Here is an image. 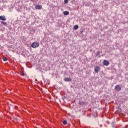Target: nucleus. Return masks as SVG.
<instances>
[{
	"label": "nucleus",
	"instance_id": "f03ea898",
	"mask_svg": "<svg viewBox=\"0 0 128 128\" xmlns=\"http://www.w3.org/2000/svg\"><path fill=\"white\" fill-rule=\"evenodd\" d=\"M114 90H118V92H120V90H122V87H120V85L118 84L115 86Z\"/></svg>",
	"mask_w": 128,
	"mask_h": 128
},
{
	"label": "nucleus",
	"instance_id": "2eb2a0df",
	"mask_svg": "<svg viewBox=\"0 0 128 128\" xmlns=\"http://www.w3.org/2000/svg\"><path fill=\"white\" fill-rule=\"evenodd\" d=\"M98 54H100V52H97L96 56H98Z\"/></svg>",
	"mask_w": 128,
	"mask_h": 128
},
{
	"label": "nucleus",
	"instance_id": "1a4fd4ad",
	"mask_svg": "<svg viewBox=\"0 0 128 128\" xmlns=\"http://www.w3.org/2000/svg\"><path fill=\"white\" fill-rule=\"evenodd\" d=\"M78 104H80V106H84V102H80Z\"/></svg>",
	"mask_w": 128,
	"mask_h": 128
},
{
	"label": "nucleus",
	"instance_id": "ddd939ff",
	"mask_svg": "<svg viewBox=\"0 0 128 128\" xmlns=\"http://www.w3.org/2000/svg\"><path fill=\"white\" fill-rule=\"evenodd\" d=\"M1 24H4V26L6 25V22H1Z\"/></svg>",
	"mask_w": 128,
	"mask_h": 128
},
{
	"label": "nucleus",
	"instance_id": "dca6fc26",
	"mask_svg": "<svg viewBox=\"0 0 128 128\" xmlns=\"http://www.w3.org/2000/svg\"><path fill=\"white\" fill-rule=\"evenodd\" d=\"M22 76H24V73L22 72Z\"/></svg>",
	"mask_w": 128,
	"mask_h": 128
},
{
	"label": "nucleus",
	"instance_id": "f257e3e1",
	"mask_svg": "<svg viewBox=\"0 0 128 128\" xmlns=\"http://www.w3.org/2000/svg\"><path fill=\"white\" fill-rule=\"evenodd\" d=\"M39 46H40V44H38V42H34L31 44V46L33 48H38Z\"/></svg>",
	"mask_w": 128,
	"mask_h": 128
},
{
	"label": "nucleus",
	"instance_id": "423d86ee",
	"mask_svg": "<svg viewBox=\"0 0 128 128\" xmlns=\"http://www.w3.org/2000/svg\"><path fill=\"white\" fill-rule=\"evenodd\" d=\"M72 80L70 78H66L64 79V82H72Z\"/></svg>",
	"mask_w": 128,
	"mask_h": 128
},
{
	"label": "nucleus",
	"instance_id": "39448f33",
	"mask_svg": "<svg viewBox=\"0 0 128 128\" xmlns=\"http://www.w3.org/2000/svg\"><path fill=\"white\" fill-rule=\"evenodd\" d=\"M103 64L104 66H108V64H110V62L108 60H104Z\"/></svg>",
	"mask_w": 128,
	"mask_h": 128
},
{
	"label": "nucleus",
	"instance_id": "f8f14e48",
	"mask_svg": "<svg viewBox=\"0 0 128 128\" xmlns=\"http://www.w3.org/2000/svg\"><path fill=\"white\" fill-rule=\"evenodd\" d=\"M62 124H64V126H66V124H68V122H66V120H64L62 122Z\"/></svg>",
	"mask_w": 128,
	"mask_h": 128
},
{
	"label": "nucleus",
	"instance_id": "20e7f679",
	"mask_svg": "<svg viewBox=\"0 0 128 128\" xmlns=\"http://www.w3.org/2000/svg\"><path fill=\"white\" fill-rule=\"evenodd\" d=\"M100 66H96L94 68V72H100Z\"/></svg>",
	"mask_w": 128,
	"mask_h": 128
},
{
	"label": "nucleus",
	"instance_id": "f3484780",
	"mask_svg": "<svg viewBox=\"0 0 128 128\" xmlns=\"http://www.w3.org/2000/svg\"><path fill=\"white\" fill-rule=\"evenodd\" d=\"M82 32H84V31H82V30L80 31V33H81L82 34Z\"/></svg>",
	"mask_w": 128,
	"mask_h": 128
},
{
	"label": "nucleus",
	"instance_id": "7ed1b4c3",
	"mask_svg": "<svg viewBox=\"0 0 128 128\" xmlns=\"http://www.w3.org/2000/svg\"><path fill=\"white\" fill-rule=\"evenodd\" d=\"M42 6L40 4H37L35 6L36 10H42Z\"/></svg>",
	"mask_w": 128,
	"mask_h": 128
},
{
	"label": "nucleus",
	"instance_id": "6e6552de",
	"mask_svg": "<svg viewBox=\"0 0 128 128\" xmlns=\"http://www.w3.org/2000/svg\"><path fill=\"white\" fill-rule=\"evenodd\" d=\"M64 16H68V15L70 14V12H68V11H64Z\"/></svg>",
	"mask_w": 128,
	"mask_h": 128
},
{
	"label": "nucleus",
	"instance_id": "9b49d317",
	"mask_svg": "<svg viewBox=\"0 0 128 128\" xmlns=\"http://www.w3.org/2000/svg\"><path fill=\"white\" fill-rule=\"evenodd\" d=\"M74 30H76L78 28V25H75L74 27Z\"/></svg>",
	"mask_w": 128,
	"mask_h": 128
},
{
	"label": "nucleus",
	"instance_id": "4468645a",
	"mask_svg": "<svg viewBox=\"0 0 128 128\" xmlns=\"http://www.w3.org/2000/svg\"><path fill=\"white\" fill-rule=\"evenodd\" d=\"M64 4H68V0H64Z\"/></svg>",
	"mask_w": 128,
	"mask_h": 128
},
{
	"label": "nucleus",
	"instance_id": "9d476101",
	"mask_svg": "<svg viewBox=\"0 0 128 128\" xmlns=\"http://www.w3.org/2000/svg\"><path fill=\"white\" fill-rule=\"evenodd\" d=\"M2 60H3L4 62H6V60H8V58H6V57L3 56Z\"/></svg>",
	"mask_w": 128,
	"mask_h": 128
},
{
	"label": "nucleus",
	"instance_id": "0eeeda50",
	"mask_svg": "<svg viewBox=\"0 0 128 128\" xmlns=\"http://www.w3.org/2000/svg\"><path fill=\"white\" fill-rule=\"evenodd\" d=\"M0 20H6V16H0Z\"/></svg>",
	"mask_w": 128,
	"mask_h": 128
}]
</instances>
